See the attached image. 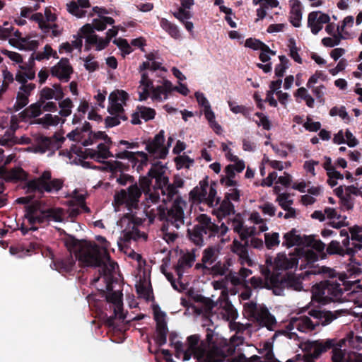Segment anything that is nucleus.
<instances>
[{
  "instance_id": "nucleus-53",
  "label": "nucleus",
  "mask_w": 362,
  "mask_h": 362,
  "mask_svg": "<svg viewBox=\"0 0 362 362\" xmlns=\"http://www.w3.org/2000/svg\"><path fill=\"white\" fill-rule=\"evenodd\" d=\"M29 102L28 96L21 92L17 93L16 102L13 105L15 112L19 111L28 105Z\"/></svg>"
},
{
  "instance_id": "nucleus-6",
  "label": "nucleus",
  "mask_w": 362,
  "mask_h": 362,
  "mask_svg": "<svg viewBox=\"0 0 362 362\" xmlns=\"http://www.w3.org/2000/svg\"><path fill=\"white\" fill-rule=\"evenodd\" d=\"M142 195V190L137 183L131 185L127 189H122L114 195L112 204L115 211L124 206L129 211L139 209L140 198Z\"/></svg>"
},
{
  "instance_id": "nucleus-50",
  "label": "nucleus",
  "mask_w": 362,
  "mask_h": 362,
  "mask_svg": "<svg viewBox=\"0 0 362 362\" xmlns=\"http://www.w3.org/2000/svg\"><path fill=\"white\" fill-rule=\"evenodd\" d=\"M288 274V289L300 291L303 289V284L300 279L292 273Z\"/></svg>"
},
{
  "instance_id": "nucleus-35",
  "label": "nucleus",
  "mask_w": 362,
  "mask_h": 362,
  "mask_svg": "<svg viewBox=\"0 0 362 362\" xmlns=\"http://www.w3.org/2000/svg\"><path fill=\"white\" fill-rule=\"evenodd\" d=\"M217 250L212 246L206 247L202 253V262L211 265L217 257Z\"/></svg>"
},
{
  "instance_id": "nucleus-40",
  "label": "nucleus",
  "mask_w": 362,
  "mask_h": 362,
  "mask_svg": "<svg viewBox=\"0 0 362 362\" xmlns=\"http://www.w3.org/2000/svg\"><path fill=\"white\" fill-rule=\"evenodd\" d=\"M175 354V356L177 358H182L184 361H189L192 357V354L187 349H184V344L182 341H177L175 346H174Z\"/></svg>"
},
{
  "instance_id": "nucleus-2",
  "label": "nucleus",
  "mask_w": 362,
  "mask_h": 362,
  "mask_svg": "<svg viewBox=\"0 0 362 362\" xmlns=\"http://www.w3.org/2000/svg\"><path fill=\"white\" fill-rule=\"evenodd\" d=\"M342 284L336 279H331L321 281L313 287L312 300L322 305L331 301L342 302L344 291L346 290L344 279H339Z\"/></svg>"
},
{
  "instance_id": "nucleus-58",
  "label": "nucleus",
  "mask_w": 362,
  "mask_h": 362,
  "mask_svg": "<svg viewBox=\"0 0 362 362\" xmlns=\"http://www.w3.org/2000/svg\"><path fill=\"white\" fill-rule=\"evenodd\" d=\"M98 158L107 159L110 157H113L112 153L110 151L109 148L103 143L98 145Z\"/></svg>"
},
{
  "instance_id": "nucleus-45",
  "label": "nucleus",
  "mask_w": 362,
  "mask_h": 362,
  "mask_svg": "<svg viewBox=\"0 0 362 362\" xmlns=\"http://www.w3.org/2000/svg\"><path fill=\"white\" fill-rule=\"evenodd\" d=\"M305 245L311 247L319 252H322L325 248V244L320 240H316L313 237L305 235Z\"/></svg>"
},
{
  "instance_id": "nucleus-13",
  "label": "nucleus",
  "mask_w": 362,
  "mask_h": 362,
  "mask_svg": "<svg viewBox=\"0 0 362 362\" xmlns=\"http://www.w3.org/2000/svg\"><path fill=\"white\" fill-rule=\"evenodd\" d=\"M66 216L65 210L61 207H49L42 211L38 218L40 225H49L50 221L63 222Z\"/></svg>"
},
{
  "instance_id": "nucleus-21",
  "label": "nucleus",
  "mask_w": 362,
  "mask_h": 362,
  "mask_svg": "<svg viewBox=\"0 0 362 362\" xmlns=\"http://www.w3.org/2000/svg\"><path fill=\"white\" fill-rule=\"evenodd\" d=\"M256 320L260 325L266 327L269 330H274V327L276 324V319L267 308H262L257 313Z\"/></svg>"
},
{
  "instance_id": "nucleus-48",
  "label": "nucleus",
  "mask_w": 362,
  "mask_h": 362,
  "mask_svg": "<svg viewBox=\"0 0 362 362\" xmlns=\"http://www.w3.org/2000/svg\"><path fill=\"white\" fill-rule=\"evenodd\" d=\"M264 241L267 249H272L280 243L279 235L278 233H265Z\"/></svg>"
},
{
  "instance_id": "nucleus-62",
  "label": "nucleus",
  "mask_w": 362,
  "mask_h": 362,
  "mask_svg": "<svg viewBox=\"0 0 362 362\" xmlns=\"http://www.w3.org/2000/svg\"><path fill=\"white\" fill-rule=\"evenodd\" d=\"M351 240L362 243V226L355 225L349 228Z\"/></svg>"
},
{
  "instance_id": "nucleus-56",
  "label": "nucleus",
  "mask_w": 362,
  "mask_h": 362,
  "mask_svg": "<svg viewBox=\"0 0 362 362\" xmlns=\"http://www.w3.org/2000/svg\"><path fill=\"white\" fill-rule=\"evenodd\" d=\"M288 47L290 50V57L297 63L302 64V59L298 53V48L296 45V41L294 39L291 38L289 40Z\"/></svg>"
},
{
  "instance_id": "nucleus-64",
  "label": "nucleus",
  "mask_w": 362,
  "mask_h": 362,
  "mask_svg": "<svg viewBox=\"0 0 362 362\" xmlns=\"http://www.w3.org/2000/svg\"><path fill=\"white\" fill-rule=\"evenodd\" d=\"M345 354L340 349L336 347L332 349V362H345Z\"/></svg>"
},
{
  "instance_id": "nucleus-8",
  "label": "nucleus",
  "mask_w": 362,
  "mask_h": 362,
  "mask_svg": "<svg viewBox=\"0 0 362 362\" xmlns=\"http://www.w3.org/2000/svg\"><path fill=\"white\" fill-rule=\"evenodd\" d=\"M337 345L334 339H327L325 340L307 341L302 344L301 349L304 352L303 356L313 359H317L320 356L328 350L333 349Z\"/></svg>"
},
{
  "instance_id": "nucleus-60",
  "label": "nucleus",
  "mask_w": 362,
  "mask_h": 362,
  "mask_svg": "<svg viewBox=\"0 0 362 362\" xmlns=\"http://www.w3.org/2000/svg\"><path fill=\"white\" fill-rule=\"evenodd\" d=\"M93 59L94 56L92 54H89L86 59H84V66L86 69L90 72H93L99 68L98 62L96 61H93Z\"/></svg>"
},
{
  "instance_id": "nucleus-22",
  "label": "nucleus",
  "mask_w": 362,
  "mask_h": 362,
  "mask_svg": "<svg viewBox=\"0 0 362 362\" xmlns=\"http://www.w3.org/2000/svg\"><path fill=\"white\" fill-rule=\"evenodd\" d=\"M284 241L282 245L288 248L292 247L295 245H304L305 243V235L303 237L297 234V230L293 228L288 233L284 235Z\"/></svg>"
},
{
  "instance_id": "nucleus-25",
  "label": "nucleus",
  "mask_w": 362,
  "mask_h": 362,
  "mask_svg": "<svg viewBox=\"0 0 362 362\" xmlns=\"http://www.w3.org/2000/svg\"><path fill=\"white\" fill-rule=\"evenodd\" d=\"M290 23L296 28L300 25L302 19L301 4L299 0H291Z\"/></svg>"
},
{
  "instance_id": "nucleus-28",
  "label": "nucleus",
  "mask_w": 362,
  "mask_h": 362,
  "mask_svg": "<svg viewBox=\"0 0 362 362\" xmlns=\"http://www.w3.org/2000/svg\"><path fill=\"white\" fill-rule=\"evenodd\" d=\"M115 96V94H110L109 95L110 105L107 107L108 112L111 115H125L122 105L117 101Z\"/></svg>"
},
{
  "instance_id": "nucleus-43",
  "label": "nucleus",
  "mask_w": 362,
  "mask_h": 362,
  "mask_svg": "<svg viewBox=\"0 0 362 362\" xmlns=\"http://www.w3.org/2000/svg\"><path fill=\"white\" fill-rule=\"evenodd\" d=\"M73 102L69 98H67L59 103V107L61 108L59 114L62 117H66L71 114V108L73 107Z\"/></svg>"
},
{
  "instance_id": "nucleus-44",
  "label": "nucleus",
  "mask_w": 362,
  "mask_h": 362,
  "mask_svg": "<svg viewBox=\"0 0 362 362\" xmlns=\"http://www.w3.org/2000/svg\"><path fill=\"white\" fill-rule=\"evenodd\" d=\"M136 110L139 112L140 117L145 121L153 119L156 114L154 109L143 105L137 106Z\"/></svg>"
},
{
  "instance_id": "nucleus-29",
  "label": "nucleus",
  "mask_w": 362,
  "mask_h": 362,
  "mask_svg": "<svg viewBox=\"0 0 362 362\" xmlns=\"http://www.w3.org/2000/svg\"><path fill=\"white\" fill-rule=\"evenodd\" d=\"M151 141H152L155 146L160 148L159 151V155L157 157L160 159L165 158L168 153V151L166 148L163 147V144L165 141L164 131L161 130L154 136L153 139Z\"/></svg>"
},
{
  "instance_id": "nucleus-52",
  "label": "nucleus",
  "mask_w": 362,
  "mask_h": 362,
  "mask_svg": "<svg viewBox=\"0 0 362 362\" xmlns=\"http://www.w3.org/2000/svg\"><path fill=\"white\" fill-rule=\"evenodd\" d=\"M141 238L146 239L147 236L144 233H141L139 230V228L135 226H133L132 230L126 232V233L124 234V238L126 240H137Z\"/></svg>"
},
{
  "instance_id": "nucleus-30",
  "label": "nucleus",
  "mask_w": 362,
  "mask_h": 362,
  "mask_svg": "<svg viewBox=\"0 0 362 362\" xmlns=\"http://www.w3.org/2000/svg\"><path fill=\"white\" fill-rule=\"evenodd\" d=\"M160 27L165 30L172 37L175 39L180 38V31L176 25L172 23L164 18L160 20Z\"/></svg>"
},
{
  "instance_id": "nucleus-54",
  "label": "nucleus",
  "mask_w": 362,
  "mask_h": 362,
  "mask_svg": "<svg viewBox=\"0 0 362 362\" xmlns=\"http://www.w3.org/2000/svg\"><path fill=\"white\" fill-rule=\"evenodd\" d=\"M67 11L72 15L78 18H82L86 16V11L81 9L78 4L74 1L67 4Z\"/></svg>"
},
{
  "instance_id": "nucleus-38",
  "label": "nucleus",
  "mask_w": 362,
  "mask_h": 362,
  "mask_svg": "<svg viewBox=\"0 0 362 362\" xmlns=\"http://www.w3.org/2000/svg\"><path fill=\"white\" fill-rule=\"evenodd\" d=\"M225 356L218 350H213L206 354V355L197 362H223Z\"/></svg>"
},
{
  "instance_id": "nucleus-15",
  "label": "nucleus",
  "mask_w": 362,
  "mask_h": 362,
  "mask_svg": "<svg viewBox=\"0 0 362 362\" xmlns=\"http://www.w3.org/2000/svg\"><path fill=\"white\" fill-rule=\"evenodd\" d=\"M27 177V173L21 167H16L8 170L6 165L0 167V178L6 182H17L24 180Z\"/></svg>"
},
{
  "instance_id": "nucleus-36",
  "label": "nucleus",
  "mask_w": 362,
  "mask_h": 362,
  "mask_svg": "<svg viewBox=\"0 0 362 362\" xmlns=\"http://www.w3.org/2000/svg\"><path fill=\"white\" fill-rule=\"evenodd\" d=\"M103 263L100 266H93L94 267H100L102 274L104 276H107L110 274L112 272L115 270L116 267H117V264L113 261L107 259L105 258L103 256L102 257Z\"/></svg>"
},
{
  "instance_id": "nucleus-59",
  "label": "nucleus",
  "mask_w": 362,
  "mask_h": 362,
  "mask_svg": "<svg viewBox=\"0 0 362 362\" xmlns=\"http://www.w3.org/2000/svg\"><path fill=\"white\" fill-rule=\"evenodd\" d=\"M119 175L117 177L116 181L118 184L122 186H125L127 183L134 184L135 180L134 177L130 175L125 174L123 172H119Z\"/></svg>"
},
{
  "instance_id": "nucleus-47",
  "label": "nucleus",
  "mask_w": 362,
  "mask_h": 362,
  "mask_svg": "<svg viewBox=\"0 0 362 362\" xmlns=\"http://www.w3.org/2000/svg\"><path fill=\"white\" fill-rule=\"evenodd\" d=\"M163 165L160 161H158L153 163L148 172V175L151 178H155L156 180L160 177L164 175Z\"/></svg>"
},
{
  "instance_id": "nucleus-20",
  "label": "nucleus",
  "mask_w": 362,
  "mask_h": 362,
  "mask_svg": "<svg viewBox=\"0 0 362 362\" xmlns=\"http://www.w3.org/2000/svg\"><path fill=\"white\" fill-rule=\"evenodd\" d=\"M196 252L197 249H194V252H187L179 258L177 264L175 267V272L179 277L182 276L185 267H192L196 260Z\"/></svg>"
},
{
  "instance_id": "nucleus-26",
  "label": "nucleus",
  "mask_w": 362,
  "mask_h": 362,
  "mask_svg": "<svg viewBox=\"0 0 362 362\" xmlns=\"http://www.w3.org/2000/svg\"><path fill=\"white\" fill-rule=\"evenodd\" d=\"M104 164L103 170L110 172L114 177H117L119 172L127 171L129 168V165H125L117 160L105 161Z\"/></svg>"
},
{
  "instance_id": "nucleus-1",
  "label": "nucleus",
  "mask_w": 362,
  "mask_h": 362,
  "mask_svg": "<svg viewBox=\"0 0 362 362\" xmlns=\"http://www.w3.org/2000/svg\"><path fill=\"white\" fill-rule=\"evenodd\" d=\"M64 237L62 241L66 248L76 251L79 262L86 266H100L103 263L102 257L110 259L108 248L110 243L105 237L98 236V240L103 247L100 248L95 243H93L86 240H78L74 235L66 233L63 230Z\"/></svg>"
},
{
  "instance_id": "nucleus-33",
  "label": "nucleus",
  "mask_w": 362,
  "mask_h": 362,
  "mask_svg": "<svg viewBox=\"0 0 362 362\" xmlns=\"http://www.w3.org/2000/svg\"><path fill=\"white\" fill-rule=\"evenodd\" d=\"M59 121L60 117L59 116L46 114L43 117L36 119L35 123L42 124L44 127H48L49 126L57 125Z\"/></svg>"
},
{
  "instance_id": "nucleus-24",
  "label": "nucleus",
  "mask_w": 362,
  "mask_h": 362,
  "mask_svg": "<svg viewBox=\"0 0 362 362\" xmlns=\"http://www.w3.org/2000/svg\"><path fill=\"white\" fill-rule=\"evenodd\" d=\"M25 218L28 221L30 225L39 224L38 218H41L42 211L44 209H40L38 204H29L25 206Z\"/></svg>"
},
{
  "instance_id": "nucleus-63",
  "label": "nucleus",
  "mask_w": 362,
  "mask_h": 362,
  "mask_svg": "<svg viewBox=\"0 0 362 362\" xmlns=\"http://www.w3.org/2000/svg\"><path fill=\"white\" fill-rule=\"evenodd\" d=\"M163 195H166V201H171L173 198L178 193L177 189L173 184H168L166 187L163 189ZM165 202V200H164Z\"/></svg>"
},
{
  "instance_id": "nucleus-4",
  "label": "nucleus",
  "mask_w": 362,
  "mask_h": 362,
  "mask_svg": "<svg viewBox=\"0 0 362 362\" xmlns=\"http://www.w3.org/2000/svg\"><path fill=\"white\" fill-rule=\"evenodd\" d=\"M308 315L315 320V322L308 316H302L294 321L293 326L302 332H311L319 325L326 326L337 317V315L331 311L322 309L318 306L311 308L308 312Z\"/></svg>"
},
{
  "instance_id": "nucleus-19",
  "label": "nucleus",
  "mask_w": 362,
  "mask_h": 362,
  "mask_svg": "<svg viewBox=\"0 0 362 362\" xmlns=\"http://www.w3.org/2000/svg\"><path fill=\"white\" fill-rule=\"evenodd\" d=\"M122 294L121 293L112 291L106 296V300L113 305L115 316L124 320L125 315L122 312Z\"/></svg>"
},
{
  "instance_id": "nucleus-9",
  "label": "nucleus",
  "mask_w": 362,
  "mask_h": 362,
  "mask_svg": "<svg viewBox=\"0 0 362 362\" xmlns=\"http://www.w3.org/2000/svg\"><path fill=\"white\" fill-rule=\"evenodd\" d=\"M69 253L64 257L54 258V254L51 250L46 251V256H49L52 259V267L58 271L59 273H70L74 270L76 262L79 257L74 250H69Z\"/></svg>"
},
{
  "instance_id": "nucleus-61",
  "label": "nucleus",
  "mask_w": 362,
  "mask_h": 362,
  "mask_svg": "<svg viewBox=\"0 0 362 362\" xmlns=\"http://www.w3.org/2000/svg\"><path fill=\"white\" fill-rule=\"evenodd\" d=\"M55 99V91L53 88L49 87H45L40 91V101L42 103H45V100Z\"/></svg>"
},
{
  "instance_id": "nucleus-23",
  "label": "nucleus",
  "mask_w": 362,
  "mask_h": 362,
  "mask_svg": "<svg viewBox=\"0 0 362 362\" xmlns=\"http://www.w3.org/2000/svg\"><path fill=\"white\" fill-rule=\"evenodd\" d=\"M140 85L139 89H141V91L139 92V100L144 101L148 99L150 96V88H153V81L149 78L147 72H143L141 74V80L139 82Z\"/></svg>"
},
{
  "instance_id": "nucleus-31",
  "label": "nucleus",
  "mask_w": 362,
  "mask_h": 362,
  "mask_svg": "<svg viewBox=\"0 0 362 362\" xmlns=\"http://www.w3.org/2000/svg\"><path fill=\"white\" fill-rule=\"evenodd\" d=\"M320 11H312L308 14V26L310 28L313 35H317L323 28V24H320L317 21V16Z\"/></svg>"
},
{
  "instance_id": "nucleus-12",
  "label": "nucleus",
  "mask_w": 362,
  "mask_h": 362,
  "mask_svg": "<svg viewBox=\"0 0 362 362\" xmlns=\"http://www.w3.org/2000/svg\"><path fill=\"white\" fill-rule=\"evenodd\" d=\"M74 72L68 58L63 57L59 62L50 69V74L52 76L57 78L62 82H68Z\"/></svg>"
},
{
  "instance_id": "nucleus-49",
  "label": "nucleus",
  "mask_w": 362,
  "mask_h": 362,
  "mask_svg": "<svg viewBox=\"0 0 362 362\" xmlns=\"http://www.w3.org/2000/svg\"><path fill=\"white\" fill-rule=\"evenodd\" d=\"M128 117L126 115H113V117L107 116L105 118V128L109 129L116 127L120 124V120L126 121Z\"/></svg>"
},
{
  "instance_id": "nucleus-3",
  "label": "nucleus",
  "mask_w": 362,
  "mask_h": 362,
  "mask_svg": "<svg viewBox=\"0 0 362 362\" xmlns=\"http://www.w3.org/2000/svg\"><path fill=\"white\" fill-rule=\"evenodd\" d=\"M196 220L198 223L187 229V236L194 245L202 247L206 244L205 240L216 236L218 225L212 222L211 217L205 214L199 215Z\"/></svg>"
},
{
  "instance_id": "nucleus-39",
  "label": "nucleus",
  "mask_w": 362,
  "mask_h": 362,
  "mask_svg": "<svg viewBox=\"0 0 362 362\" xmlns=\"http://www.w3.org/2000/svg\"><path fill=\"white\" fill-rule=\"evenodd\" d=\"M326 251L329 255H339L340 256H344L346 255V250L341 246L339 242L337 240H332L327 245Z\"/></svg>"
},
{
  "instance_id": "nucleus-5",
  "label": "nucleus",
  "mask_w": 362,
  "mask_h": 362,
  "mask_svg": "<svg viewBox=\"0 0 362 362\" xmlns=\"http://www.w3.org/2000/svg\"><path fill=\"white\" fill-rule=\"evenodd\" d=\"M64 180L52 178L49 170H45L38 177L28 180L24 187L27 193H38L41 195L47 193L58 192L63 187Z\"/></svg>"
},
{
  "instance_id": "nucleus-14",
  "label": "nucleus",
  "mask_w": 362,
  "mask_h": 362,
  "mask_svg": "<svg viewBox=\"0 0 362 362\" xmlns=\"http://www.w3.org/2000/svg\"><path fill=\"white\" fill-rule=\"evenodd\" d=\"M187 341V349L197 361L202 359L206 355V349L199 344L201 338L199 334L189 336Z\"/></svg>"
},
{
  "instance_id": "nucleus-46",
  "label": "nucleus",
  "mask_w": 362,
  "mask_h": 362,
  "mask_svg": "<svg viewBox=\"0 0 362 362\" xmlns=\"http://www.w3.org/2000/svg\"><path fill=\"white\" fill-rule=\"evenodd\" d=\"M219 208L218 210L220 213L223 216H228L230 214H235V208L234 205L231 203V202L227 199L225 197L223 201L218 204Z\"/></svg>"
},
{
  "instance_id": "nucleus-27",
  "label": "nucleus",
  "mask_w": 362,
  "mask_h": 362,
  "mask_svg": "<svg viewBox=\"0 0 362 362\" xmlns=\"http://www.w3.org/2000/svg\"><path fill=\"white\" fill-rule=\"evenodd\" d=\"M42 103L40 100L37 103L31 104L29 107L23 110L20 115L22 118H35L42 113Z\"/></svg>"
},
{
  "instance_id": "nucleus-32",
  "label": "nucleus",
  "mask_w": 362,
  "mask_h": 362,
  "mask_svg": "<svg viewBox=\"0 0 362 362\" xmlns=\"http://www.w3.org/2000/svg\"><path fill=\"white\" fill-rule=\"evenodd\" d=\"M216 182L214 181L211 182L209 186V192L206 194V203L211 206L218 205L221 202V198L216 197Z\"/></svg>"
},
{
  "instance_id": "nucleus-11",
  "label": "nucleus",
  "mask_w": 362,
  "mask_h": 362,
  "mask_svg": "<svg viewBox=\"0 0 362 362\" xmlns=\"http://www.w3.org/2000/svg\"><path fill=\"white\" fill-rule=\"evenodd\" d=\"M64 140V137H58L57 134L52 137L40 135L35 139V144L33 146L34 152L45 153L47 151L58 149Z\"/></svg>"
},
{
  "instance_id": "nucleus-18",
  "label": "nucleus",
  "mask_w": 362,
  "mask_h": 362,
  "mask_svg": "<svg viewBox=\"0 0 362 362\" xmlns=\"http://www.w3.org/2000/svg\"><path fill=\"white\" fill-rule=\"evenodd\" d=\"M172 91L173 83L167 79L163 80L162 86H158L155 87L153 85V88H150V92L152 93L151 98L157 101L162 100V95H164V99L166 100L168 98V94H170Z\"/></svg>"
},
{
  "instance_id": "nucleus-55",
  "label": "nucleus",
  "mask_w": 362,
  "mask_h": 362,
  "mask_svg": "<svg viewBox=\"0 0 362 362\" xmlns=\"http://www.w3.org/2000/svg\"><path fill=\"white\" fill-rule=\"evenodd\" d=\"M115 158H119V159H128L129 161H130L132 163L133 167H134L139 162L138 158L135 156L134 152H132V151H126V150L117 153L115 155Z\"/></svg>"
},
{
  "instance_id": "nucleus-42",
  "label": "nucleus",
  "mask_w": 362,
  "mask_h": 362,
  "mask_svg": "<svg viewBox=\"0 0 362 362\" xmlns=\"http://www.w3.org/2000/svg\"><path fill=\"white\" fill-rule=\"evenodd\" d=\"M245 47L251 48L254 50H269V46L263 42L255 38H248L245 40Z\"/></svg>"
},
{
  "instance_id": "nucleus-16",
  "label": "nucleus",
  "mask_w": 362,
  "mask_h": 362,
  "mask_svg": "<svg viewBox=\"0 0 362 362\" xmlns=\"http://www.w3.org/2000/svg\"><path fill=\"white\" fill-rule=\"evenodd\" d=\"M209 187L208 176H206L199 182V185L194 187L189 192V199L194 203H206L207 189Z\"/></svg>"
},
{
  "instance_id": "nucleus-17",
  "label": "nucleus",
  "mask_w": 362,
  "mask_h": 362,
  "mask_svg": "<svg viewBox=\"0 0 362 362\" xmlns=\"http://www.w3.org/2000/svg\"><path fill=\"white\" fill-rule=\"evenodd\" d=\"M271 288L276 296L283 295L285 288L288 289V274L284 276H279L278 274L272 275L269 279Z\"/></svg>"
},
{
  "instance_id": "nucleus-57",
  "label": "nucleus",
  "mask_w": 362,
  "mask_h": 362,
  "mask_svg": "<svg viewBox=\"0 0 362 362\" xmlns=\"http://www.w3.org/2000/svg\"><path fill=\"white\" fill-rule=\"evenodd\" d=\"M340 205L344 210H351L354 207V199L346 192L344 196L340 198Z\"/></svg>"
},
{
  "instance_id": "nucleus-10",
  "label": "nucleus",
  "mask_w": 362,
  "mask_h": 362,
  "mask_svg": "<svg viewBox=\"0 0 362 362\" xmlns=\"http://www.w3.org/2000/svg\"><path fill=\"white\" fill-rule=\"evenodd\" d=\"M154 320L156 322L155 342L159 346L166 344L168 328L165 320L166 315L157 305L153 308Z\"/></svg>"
},
{
  "instance_id": "nucleus-7",
  "label": "nucleus",
  "mask_w": 362,
  "mask_h": 362,
  "mask_svg": "<svg viewBox=\"0 0 362 362\" xmlns=\"http://www.w3.org/2000/svg\"><path fill=\"white\" fill-rule=\"evenodd\" d=\"M181 204V198L177 197L169 209H167L164 205L158 206L156 214L149 216L150 221H152L157 216L160 221L170 223L176 228H179L180 225L184 224V210Z\"/></svg>"
},
{
  "instance_id": "nucleus-34",
  "label": "nucleus",
  "mask_w": 362,
  "mask_h": 362,
  "mask_svg": "<svg viewBox=\"0 0 362 362\" xmlns=\"http://www.w3.org/2000/svg\"><path fill=\"white\" fill-rule=\"evenodd\" d=\"M230 110L235 114H242L245 117L250 119L252 107L239 105L235 102L228 101Z\"/></svg>"
},
{
  "instance_id": "nucleus-51",
  "label": "nucleus",
  "mask_w": 362,
  "mask_h": 362,
  "mask_svg": "<svg viewBox=\"0 0 362 362\" xmlns=\"http://www.w3.org/2000/svg\"><path fill=\"white\" fill-rule=\"evenodd\" d=\"M175 162L177 169L182 168H189L190 165L194 163V160L189 158L188 156L182 155L177 156L175 158Z\"/></svg>"
},
{
  "instance_id": "nucleus-41",
  "label": "nucleus",
  "mask_w": 362,
  "mask_h": 362,
  "mask_svg": "<svg viewBox=\"0 0 362 362\" xmlns=\"http://www.w3.org/2000/svg\"><path fill=\"white\" fill-rule=\"evenodd\" d=\"M298 260L296 257L288 258L286 256L282 259H279L277 262L278 267L282 269L288 270L297 267Z\"/></svg>"
},
{
  "instance_id": "nucleus-37",
  "label": "nucleus",
  "mask_w": 362,
  "mask_h": 362,
  "mask_svg": "<svg viewBox=\"0 0 362 362\" xmlns=\"http://www.w3.org/2000/svg\"><path fill=\"white\" fill-rule=\"evenodd\" d=\"M333 38L332 37H324L322 40V43L325 47H333L340 44L341 39H344V37L339 30V27H337V33L332 35Z\"/></svg>"
}]
</instances>
